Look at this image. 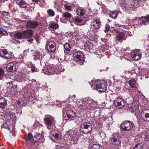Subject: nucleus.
<instances>
[{"mask_svg":"<svg viewBox=\"0 0 149 149\" xmlns=\"http://www.w3.org/2000/svg\"><path fill=\"white\" fill-rule=\"evenodd\" d=\"M87 104L93 107L96 104L95 102L93 100H89L87 102Z\"/></svg>","mask_w":149,"mask_h":149,"instance_id":"obj_38","label":"nucleus"},{"mask_svg":"<svg viewBox=\"0 0 149 149\" xmlns=\"http://www.w3.org/2000/svg\"><path fill=\"white\" fill-rule=\"evenodd\" d=\"M122 129L124 131H131L132 128L134 127L133 123L129 120L125 121L121 125Z\"/></svg>","mask_w":149,"mask_h":149,"instance_id":"obj_6","label":"nucleus"},{"mask_svg":"<svg viewBox=\"0 0 149 149\" xmlns=\"http://www.w3.org/2000/svg\"><path fill=\"white\" fill-rule=\"evenodd\" d=\"M47 13L50 16H53L55 14L54 11L50 9H49L47 10Z\"/></svg>","mask_w":149,"mask_h":149,"instance_id":"obj_37","label":"nucleus"},{"mask_svg":"<svg viewBox=\"0 0 149 149\" xmlns=\"http://www.w3.org/2000/svg\"><path fill=\"white\" fill-rule=\"evenodd\" d=\"M33 39L31 38L30 39L28 40H27L28 42H31L33 41Z\"/></svg>","mask_w":149,"mask_h":149,"instance_id":"obj_57","label":"nucleus"},{"mask_svg":"<svg viewBox=\"0 0 149 149\" xmlns=\"http://www.w3.org/2000/svg\"><path fill=\"white\" fill-rule=\"evenodd\" d=\"M3 34L4 36H7L8 35V33L6 32V31L4 30V31L3 32V34Z\"/></svg>","mask_w":149,"mask_h":149,"instance_id":"obj_54","label":"nucleus"},{"mask_svg":"<svg viewBox=\"0 0 149 149\" xmlns=\"http://www.w3.org/2000/svg\"><path fill=\"white\" fill-rule=\"evenodd\" d=\"M6 75L3 70L0 68V80H4L6 79Z\"/></svg>","mask_w":149,"mask_h":149,"instance_id":"obj_29","label":"nucleus"},{"mask_svg":"<svg viewBox=\"0 0 149 149\" xmlns=\"http://www.w3.org/2000/svg\"><path fill=\"white\" fill-rule=\"evenodd\" d=\"M129 108L132 112L135 109L134 107H132L131 104L129 106Z\"/></svg>","mask_w":149,"mask_h":149,"instance_id":"obj_48","label":"nucleus"},{"mask_svg":"<svg viewBox=\"0 0 149 149\" xmlns=\"http://www.w3.org/2000/svg\"><path fill=\"white\" fill-rule=\"evenodd\" d=\"M33 136L30 133H29L28 134H26L24 137V139L26 140L27 141H31L33 139Z\"/></svg>","mask_w":149,"mask_h":149,"instance_id":"obj_30","label":"nucleus"},{"mask_svg":"<svg viewBox=\"0 0 149 149\" xmlns=\"http://www.w3.org/2000/svg\"><path fill=\"white\" fill-rule=\"evenodd\" d=\"M75 20L76 22H81L83 20L82 19L79 18L78 17H76Z\"/></svg>","mask_w":149,"mask_h":149,"instance_id":"obj_46","label":"nucleus"},{"mask_svg":"<svg viewBox=\"0 0 149 149\" xmlns=\"http://www.w3.org/2000/svg\"><path fill=\"white\" fill-rule=\"evenodd\" d=\"M112 32L113 33V34L114 35H115L116 33H118L119 32L116 29H114V30H112Z\"/></svg>","mask_w":149,"mask_h":149,"instance_id":"obj_51","label":"nucleus"},{"mask_svg":"<svg viewBox=\"0 0 149 149\" xmlns=\"http://www.w3.org/2000/svg\"><path fill=\"white\" fill-rule=\"evenodd\" d=\"M77 10L76 13L78 15L80 16H83L85 12V10L82 8H76Z\"/></svg>","mask_w":149,"mask_h":149,"instance_id":"obj_27","label":"nucleus"},{"mask_svg":"<svg viewBox=\"0 0 149 149\" xmlns=\"http://www.w3.org/2000/svg\"><path fill=\"white\" fill-rule=\"evenodd\" d=\"M33 0V1H34L36 2H38V0Z\"/></svg>","mask_w":149,"mask_h":149,"instance_id":"obj_58","label":"nucleus"},{"mask_svg":"<svg viewBox=\"0 0 149 149\" xmlns=\"http://www.w3.org/2000/svg\"><path fill=\"white\" fill-rule=\"evenodd\" d=\"M100 21L97 19L94 21L93 22V28L96 29H98L99 28L100 26Z\"/></svg>","mask_w":149,"mask_h":149,"instance_id":"obj_24","label":"nucleus"},{"mask_svg":"<svg viewBox=\"0 0 149 149\" xmlns=\"http://www.w3.org/2000/svg\"><path fill=\"white\" fill-rule=\"evenodd\" d=\"M83 100H81V101L82 102H84V101H83Z\"/></svg>","mask_w":149,"mask_h":149,"instance_id":"obj_61","label":"nucleus"},{"mask_svg":"<svg viewBox=\"0 0 149 149\" xmlns=\"http://www.w3.org/2000/svg\"><path fill=\"white\" fill-rule=\"evenodd\" d=\"M58 69L61 72L63 71L64 70V68L63 66L61 65H60L58 66Z\"/></svg>","mask_w":149,"mask_h":149,"instance_id":"obj_45","label":"nucleus"},{"mask_svg":"<svg viewBox=\"0 0 149 149\" xmlns=\"http://www.w3.org/2000/svg\"><path fill=\"white\" fill-rule=\"evenodd\" d=\"M73 56L74 60L77 62L78 64L80 65L83 64L84 61V56L83 53L79 51L74 50Z\"/></svg>","mask_w":149,"mask_h":149,"instance_id":"obj_3","label":"nucleus"},{"mask_svg":"<svg viewBox=\"0 0 149 149\" xmlns=\"http://www.w3.org/2000/svg\"><path fill=\"white\" fill-rule=\"evenodd\" d=\"M14 37L18 39H23L24 38L23 32H18L15 33L14 35Z\"/></svg>","mask_w":149,"mask_h":149,"instance_id":"obj_25","label":"nucleus"},{"mask_svg":"<svg viewBox=\"0 0 149 149\" xmlns=\"http://www.w3.org/2000/svg\"><path fill=\"white\" fill-rule=\"evenodd\" d=\"M23 103L22 102V103L20 101H18L17 102V104L18 105V107H21V106L22 105Z\"/></svg>","mask_w":149,"mask_h":149,"instance_id":"obj_52","label":"nucleus"},{"mask_svg":"<svg viewBox=\"0 0 149 149\" xmlns=\"http://www.w3.org/2000/svg\"><path fill=\"white\" fill-rule=\"evenodd\" d=\"M110 26L108 24H106V25L105 29L104 31L105 33L108 32L109 30Z\"/></svg>","mask_w":149,"mask_h":149,"instance_id":"obj_47","label":"nucleus"},{"mask_svg":"<svg viewBox=\"0 0 149 149\" xmlns=\"http://www.w3.org/2000/svg\"><path fill=\"white\" fill-rule=\"evenodd\" d=\"M45 123L47 125V128L49 130L52 128V127L55 123V120L54 118L50 115H46L44 118Z\"/></svg>","mask_w":149,"mask_h":149,"instance_id":"obj_5","label":"nucleus"},{"mask_svg":"<svg viewBox=\"0 0 149 149\" xmlns=\"http://www.w3.org/2000/svg\"><path fill=\"white\" fill-rule=\"evenodd\" d=\"M147 22H149V15L146 17H141V18L138 21L139 23L141 24H144Z\"/></svg>","mask_w":149,"mask_h":149,"instance_id":"obj_17","label":"nucleus"},{"mask_svg":"<svg viewBox=\"0 0 149 149\" xmlns=\"http://www.w3.org/2000/svg\"><path fill=\"white\" fill-rule=\"evenodd\" d=\"M50 134L51 138L53 141H56L61 138V134L57 131L52 130L50 132Z\"/></svg>","mask_w":149,"mask_h":149,"instance_id":"obj_9","label":"nucleus"},{"mask_svg":"<svg viewBox=\"0 0 149 149\" xmlns=\"http://www.w3.org/2000/svg\"><path fill=\"white\" fill-rule=\"evenodd\" d=\"M100 147H101L99 145L94 144L91 147L90 149H100Z\"/></svg>","mask_w":149,"mask_h":149,"instance_id":"obj_39","label":"nucleus"},{"mask_svg":"<svg viewBox=\"0 0 149 149\" xmlns=\"http://www.w3.org/2000/svg\"><path fill=\"white\" fill-rule=\"evenodd\" d=\"M112 99L113 100L115 106L119 109L123 108L125 105V103L123 99L118 97L116 94H112L111 96Z\"/></svg>","mask_w":149,"mask_h":149,"instance_id":"obj_1","label":"nucleus"},{"mask_svg":"<svg viewBox=\"0 0 149 149\" xmlns=\"http://www.w3.org/2000/svg\"><path fill=\"white\" fill-rule=\"evenodd\" d=\"M91 125L89 123H85L82 124L80 128V131L85 134L90 133L92 130Z\"/></svg>","mask_w":149,"mask_h":149,"instance_id":"obj_7","label":"nucleus"},{"mask_svg":"<svg viewBox=\"0 0 149 149\" xmlns=\"http://www.w3.org/2000/svg\"><path fill=\"white\" fill-rule=\"evenodd\" d=\"M16 3L21 7L25 8L27 7L26 3L24 1L17 0L16 1Z\"/></svg>","mask_w":149,"mask_h":149,"instance_id":"obj_22","label":"nucleus"},{"mask_svg":"<svg viewBox=\"0 0 149 149\" xmlns=\"http://www.w3.org/2000/svg\"><path fill=\"white\" fill-rule=\"evenodd\" d=\"M16 62L8 63L6 65V69L9 71H15L16 70Z\"/></svg>","mask_w":149,"mask_h":149,"instance_id":"obj_14","label":"nucleus"},{"mask_svg":"<svg viewBox=\"0 0 149 149\" xmlns=\"http://www.w3.org/2000/svg\"><path fill=\"white\" fill-rule=\"evenodd\" d=\"M86 104H87V102H84V103L79 105V108L80 109H86L87 108Z\"/></svg>","mask_w":149,"mask_h":149,"instance_id":"obj_34","label":"nucleus"},{"mask_svg":"<svg viewBox=\"0 0 149 149\" xmlns=\"http://www.w3.org/2000/svg\"><path fill=\"white\" fill-rule=\"evenodd\" d=\"M97 90L99 92H105L107 90V87L105 85L103 84H97L96 86Z\"/></svg>","mask_w":149,"mask_h":149,"instance_id":"obj_15","label":"nucleus"},{"mask_svg":"<svg viewBox=\"0 0 149 149\" xmlns=\"http://www.w3.org/2000/svg\"><path fill=\"white\" fill-rule=\"evenodd\" d=\"M139 72L141 73V74L143 75H147L148 74L149 72L148 70L146 68H142L139 70Z\"/></svg>","mask_w":149,"mask_h":149,"instance_id":"obj_32","label":"nucleus"},{"mask_svg":"<svg viewBox=\"0 0 149 149\" xmlns=\"http://www.w3.org/2000/svg\"><path fill=\"white\" fill-rule=\"evenodd\" d=\"M145 45L147 47H148L149 45V40H146L144 42Z\"/></svg>","mask_w":149,"mask_h":149,"instance_id":"obj_50","label":"nucleus"},{"mask_svg":"<svg viewBox=\"0 0 149 149\" xmlns=\"http://www.w3.org/2000/svg\"><path fill=\"white\" fill-rule=\"evenodd\" d=\"M116 39L118 41H120L121 40H125L124 35L121 32H118L117 35H116Z\"/></svg>","mask_w":149,"mask_h":149,"instance_id":"obj_23","label":"nucleus"},{"mask_svg":"<svg viewBox=\"0 0 149 149\" xmlns=\"http://www.w3.org/2000/svg\"><path fill=\"white\" fill-rule=\"evenodd\" d=\"M35 68L36 67L35 65H33L31 67V69L32 72H34V71H36V69H35Z\"/></svg>","mask_w":149,"mask_h":149,"instance_id":"obj_49","label":"nucleus"},{"mask_svg":"<svg viewBox=\"0 0 149 149\" xmlns=\"http://www.w3.org/2000/svg\"><path fill=\"white\" fill-rule=\"evenodd\" d=\"M40 55L39 53L37 52L33 53L32 56L33 59L35 60H39L40 59Z\"/></svg>","mask_w":149,"mask_h":149,"instance_id":"obj_28","label":"nucleus"},{"mask_svg":"<svg viewBox=\"0 0 149 149\" xmlns=\"http://www.w3.org/2000/svg\"><path fill=\"white\" fill-rule=\"evenodd\" d=\"M149 121V109H144L141 111V117L138 119L139 124H141L143 121Z\"/></svg>","mask_w":149,"mask_h":149,"instance_id":"obj_4","label":"nucleus"},{"mask_svg":"<svg viewBox=\"0 0 149 149\" xmlns=\"http://www.w3.org/2000/svg\"><path fill=\"white\" fill-rule=\"evenodd\" d=\"M38 23L36 21L29 22L26 24V26L30 28L34 29L38 25Z\"/></svg>","mask_w":149,"mask_h":149,"instance_id":"obj_18","label":"nucleus"},{"mask_svg":"<svg viewBox=\"0 0 149 149\" xmlns=\"http://www.w3.org/2000/svg\"><path fill=\"white\" fill-rule=\"evenodd\" d=\"M65 136L68 137L70 141L69 142L71 144H75L77 143L78 135L75 131L73 132V130L69 131L66 135Z\"/></svg>","mask_w":149,"mask_h":149,"instance_id":"obj_2","label":"nucleus"},{"mask_svg":"<svg viewBox=\"0 0 149 149\" xmlns=\"http://www.w3.org/2000/svg\"><path fill=\"white\" fill-rule=\"evenodd\" d=\"M16 42H17V43H19V42L18 40H17V41H16Z\"/></svg>","mask_w":149,"mask_h":149,"instance_id":"obj_59","label":"nucleus"},{"mask_svg":"<svg viewBox=\"0 0 149 149\" xmlns=\"http://www.w3.org/2000/svg\"><path fill=\"white\" fill-rule=\"evenodd\" d=\"M64 48V52L65 53H68L71 49L70 45L68 43H66L63 45Z\"/></svg>","mask_w":149,"mask_h":149,"instance_id":"obj_26","label":"nucleus"},{"mask_svg":"<svg viewBox=\"0 0 149 149\" xmlns=\"http://www.w3.org/2000/svg\"><path fill=\"white\" fill-rule=\"evenodd\" d=\"M58 149H63L62 148H58Z\"/></svg>","mask_w":149,"mask_h":149,"instance_id":"obj_60","label":"nucleus"},{"mask_svg":"<svg viewBox=\"0 0 149 149\" xmlns=\"http://www.w3.org/2000/svg\"><path fill=\"white\" fill-rule=\"evenodd\" d=\"M1 128H4L5 129H7L9 130L10 129L9 126L8 125L7 123L3 124V125L1 126Z\"/></svg>","mask_w":149,"mask_h":149,"instance_id":"obj_40","label":"nucleus"},{"mask_svg":"<svg viewBox=\"0 0 149 149\" xmlns=\"http://www.w3.org/2000/svg\"><path fill=\"white\" fill-rule=\"evenodd\" d=\"M143 147L142 146L139 144H137L133 149H142Z\"/></svg>","mask_w":149,"mask_h":149,"instance_id":"obj_44","label":"nucleus"},{"mask_svg":"<svg viewBox=\"0 0 149 149\" xmlns=\"http://www.w3.org/2000/svg\"><path fill=\"white\" fill-rule=\"evenodd\" d=\"M0 56L5 59L10 58L11 57V54L9 53L6 49H0Z\"/></svg>","mask_w":149,"mask_h":149,"instance_id":"obj_13","label":"nucleus"},{"mask_svg":"<svg viewBox=\"0 0 149 149\" xmlns=\"http://www.w3.org/2000/svg\"><path fill=\"white\" fill-rule=\"evenodd\" d=\"M29 77L28 73L26 72H22V74L17 76L16 78V79L17 81L23 82L28 80L29 79Z\"/></svg>","mask_w":149,"mask_h":149,"instance_id":"obj_11","label":"nucleus"},{"mask_svg":"<svg viewBox=\"0 0 149 149\" xmlns=\"http://www.w3.org/2000/svg\"><path fill=\"white\" fill-rule=\"evenodd\" d=\"M64 6L65 8L67 10H68L70 11H71L72 10V7L71 6L66 4H65Z\"/></svg>","mask_w":149,"mask_h":149,"instance_id":"obj_43","label":"nucleus"},{"mask_svg":"<svg viewBox=\"0 0 149 149\" xmlns=\"http://www.w3.org/2000/svg\"><path fill=\"white\" fill-rule=\"evenodd\" d=\"M39 23L40 24H41V22H40Z\"/></svg>","mask_w":149,"mask_h":149,"instance_id":"obj_62","label":"nucleus"},{"mask_svg":"<svg viewBox=\"0 0 149 149\" xmlns=\"http://www.w3.org/2000/svg\"><path fill=\"white\" fill-rule=\"evenodd\" d=\"M121 136L119 133L114 134L110 139V141L111 143L115 146L120 145L121 141L120 140Z\"/></svg>","mask_w":149,"mask_h":149,"instance_id":"obj_8","label":"nucleus"},{"mask_svg":"<svg viewBox=\"0 0 149 149\" xmlns=\"http://www.w3.org/2000/svg\"><path fill=\"white\" fill-rule=\"evenodd\" d=\"M128 82L129 84L132 88H134L136 86V83L135 80L134 79L129 80Z\"/></svg>","mask_w":149,"mask_h":149,"instance_id":"obj_31","label":"nucleus"},{"mask_svg":"<svg viewBox=\"0 0 149 149\" xmlns=\"http://www.w3.org/2000/svg\"><path fill=\"white\" fill-rule=\"evenodd\" d=\"M50 26L52 28L55 29H57L58 27V24H51L50 25Z\"/></svg>","mask_w":149,"mask_h":149,"instance_id":"obj_41","label":"nucleus"},{"mask_svg":"<svg viewBox=\"0 0 149 149\" xmlns=\"http://www.w3.org/2000/svg\"><path fill=\"white\" fill-rule=\"evenodd\" d=\"M54 70L55 69L54 67L51 66H49L45 70V73L48 75L54 74Z\"/></svg>","mask_w":149,"mask_h":149,"instance_id":"obj_19","label":"nucleus"},{"mask_svg":"<svg viewBox=\"0 0 149 149\" xmlns=\"http://www.w3.org/2000/svg\"><path fill=\"white\" fill-rule=\"evenodd\" d=\"M118 15L117 12H111L110 13L109 16L113 19L116 18Z\"/></svg>","mask_w":149,"mask_h":149,"instance_id":"obj_36","label":"nucleus"},{"mask_svg":"<svg viewBox=\"0 0 149 149\" xmlns=\"http://www.w3.org/2000/svg\"><path fill=\"white\" fill-rule=\"evenodd\" d=\"M22 32L23 36L26 37H30L33 34V31L31 29L23 31Z\"/></svg>","mask_w":149,"mask_h":149,"instance_id":"obj_20","label":"nucleus"},{"mask_svg":"<svg viewBox=\"0 0 149 149\" xmlns=\"http://www.w3.org/2000/svg\"><path fill=\"white\" fill-rule=\"evenodd\" d=\"M131 55L132 57L135 60H138L141 58V54L138 50L132 52Z\"/></svg>","mask_w":149,"mask_h":149,"instance_id":"obj_16","label":"nucleus"},{"mask_svg":"<svg viewBox=\"0 0 149 149\" xmlns=\"http://www.w3.org/2000/svg\"><path fill=\"white\" fill-rule=\"evenodd\" d=\"M93 45L91 43H89V45H87L86 47V48L87 49H88L89 51H90L92 50L93 48Z\"/></svg>","mask_w":149,"mask_h":149,"instance_id":"obj_42","label":"nucleus"},{"mask_svg":"<svg viewBox=\"0 0 149 149\" xmlns=\"http://www.w3.org/2000/svg\"><path fill=\"white\" fill-rule=\"evenodd\" d=\"M90 84L91 85V84L90 83Z\"/></svg>","mask_w":149,"mask_h":149,"instance_id":"obj_63","label":"nucleus"},{"mask_svg":"<svg viewBox=\"0 0 149 149\" xmlns=\"http://www.w3.org/2000/svg\"><path fill=\"white\" fill-rule=\"evenodd\" d=\"M63 17H65L66 18H71L72 17V15L70 13L68 12H65L63 13L62 15Z\"/></svg>","mask_w":149,"mask_h":149,"instance_id":"obj_35","label":"nucleus"},{"mask_svg":"<svg viewBox=\"0 0 149 149\" xmlns=\"http://www.w3.org/2000/svg\"><path fill=\"white\" fill-rule=\"evenodd\" d=\"M4 30L3 29H0V34H3V32L4 31Z\"/></svg>","mask_w":149,"mask_h":149,"instance_id":"obj_56","label":"nucleus"},{"mask_svg":"<svg viewBox=\"0 0 149 149\" xmlns=\"http://www.w3.org/2000/svg\"><path fill=\"white\" fill-rule=\"evenodd\" d=\"M76 116L75 113L73 110H70L66 111V114L64 118L65 120H70L74 119Z\"/></svg>","mask_w":149,"mask_h":149,"instance_id":"obj_12","label":"nucleus"},{"mask_svg":"<svg viewBox=\"0 0 149 149\" xmlns=\"http://www.w3.org/2000/svg\"><path fill=\"white\" fill-rule=\"evenodd\" d=\"M7 102L6 100L3 98H0V108L4 109L6 108L7 105Z\"/></svg>","mask_w":149,"mask_h":149,"instance_id":"obj_21","label":"nucleus"},{"mask_svg":"<svg viewBox=\"0 0 149 149\" xmlns=\"http://www.w3.org/2000/svg\"><path fill=\"white\" fill-rule=\"evenodd\" d=\"M46 47L48 52L52 53L56 50V45L55 43L52 41H48L46 43Z\"/></svg>","mask_w":149,"mask_h":149,"instance_id":"obj_10","label":"nucleus"},{"mask_svg":"<svg viewBox=\"0 0 149 149\" xmlns=\"http://www.w3.org/2000/svg\"><path fill=\"white\" fill-rule=\"evenodd\" d=\"M40 63L41 65L43 67H44L45 66V64L44 63L43 61H41Z\"/></svg>","mask_w":149,"mask_h":149,"instance_id":"obj_53","label":"nucleus"},{"mask_svg":"<svg viewBox=\"0 0 149 149\" xmlns=\"http://www.w3.org/2000/svg\"><path fill=\"white\" fill-rule=\"evenodd\" d=\"M34 137L37 140H40L42 139L44 136L42 134H40L39 133H36L34 135Z\"/></svg>","mask_w":149,"mask_h":149,"instance_id":"obj_33","label":"nucleus"},{"mask_svg":"<svg viewBox=\"0 0 149 149\" xmlns=\"http://www.w3.org/2000/svg\"><path fill=\"white\" fill-rule=\"evenodd\" d=\"M127 5H128V6L129 8H133L134 6L133 4H127Z\"/></svg>","mask_w":149,"mask_h":149,"instance_id":"obj_55","label":"nucleus"}]
</instances>
